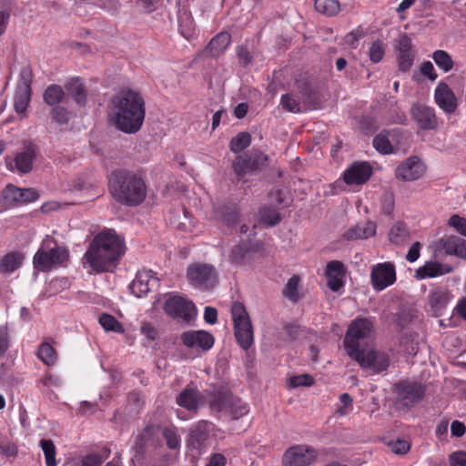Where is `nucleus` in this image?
I'll return each mask as SVG.
<instances>
[{
	"instance_id": "1",
	"label": "nucleus",
	"mask_w": 466,
	"mask_h": 466,
	"mask_svg": "<svg viewBox=\"0 0 466 466\" xmlns=\"http://www.w3.org/2000/svg\"><path fill=\"white\" fill-rule=\"evenodd\" d=\"M125 253L124 240L113 229H105L90 242L83 259L96 273L110 271Z\"/></svg>"
},
{
	"instance_id": "2",
	"label": "nucleus",
	"mask_w": 466,
	"mask_h": 466,
	"mask_svg": "<svg viewBox=\"0 0 466 466\" xmlns=\"http://www.w3.org/2000/svg\"><path fill=\"white\" fill-rule=\"evenodd\" d=\"M114 124L127 134H135L142 127L145 116V101L141 94L133 89H122L111 100Z\"/></svg>"
},
{
	"instance_id": "3",
	"label": "nucleus",
	"mask_w": 466,
	"mask_h": 466,
	"mask_svg": "<svg viewBox=\"0 0 466 466\" xmlns=\"http://www.w3.org/2000/svg\"><path fill=\"white\" fill-rule=\"evenodd\" d=\"M108 189L116 202L127 207L140 205L147 197V185L137 172L117 169L112 172Z\"/></svg>"
},
{
	"instance_id": "4",
	"label": "nucleus",
	"mask_w": 466,
	"mask_h": 466,
	"mask_svg": "<svg viewBox=\"0 0 466 466\" xmlns=\"http://www.w3.org/2000/svg\"><path fill=\"white\" fill-rule=\"evenodd\" d=\"M372 334L373 324L368 319H357L350 324L343 345L351 360L371 346Z\"/></svg>"
},
{
	"instance_id": "5",
	"label": "nucleus",
	"mask_w": 466,
	"mask_h": 466,
	"mask_svg": "<svg viewBox=\"0 0 466 466\" xmlns=\"http://www.w3.org/2000/svg\"><path fill=\"white\" fill-rule=\"evenodd\" d=\"M68 250L49 236L43 240L33 258L34 268L38 271H49L54 265H61L68 259Z\"/></svg>"
},
{
	"instance_id": "6",
	"label": "nucleus",
	"mask_w": 466,
	"mask_h": 466,
	"mask_svg": "<svg viewBox=\"0 0 466 466\" xmlns=\"http://www.w3.org/2000/svg\"><path fill=\"white\" fill-rule=\"evenodd\" d=\"M235 337L239 346L248 350L253 343V328L244 305L234 302L231 306Z\"/></svg>"
},
{
	"instance_id": "7",
	"label": "nucleus",
	"mask_w": 466,
	"mask_h": 466,
	"mask_svg": "<svg viewBox=\"0 0 466 466\" xmlns=\"http://www.w3.org/2000/svg\"><path fill=\"white\" fill-rule=\"evenodd\" d=\"M187 277L192 286L202 290L212 289L218 282V273L208 264L195 263L188 266Z\"/></svg>"
},
{
	"instance_id": "8",
	"label": "nucleus",
	"mask_w": 466,
	"mask_h": 466,
	"mask_svg": "<svg viewBox=\"0 0 466 466\" xmlns=\"http://www.w3.org/2000/svg\"><path fill=\"white\" fill-rule=\"evenodd\" d=\"M319 451L306 444L293 445L283 454V466H309L316 461Z\"/></svg>"
},
{
	"instance_id": "9",
	"label": "nucleus",
	"mask_w": 466,
	"mask_h": 466,
	"mask_svg": "<svg viewBox=\"0 0 466 466\" xmlns=\"http://www.w3.org/2000/svg\"><path fill=\"white\" fill-rule=\"evenodd\" d=\"M362 369L370 370L373 374H379L388 370L390 359L388 353L376 350L370 346L359 354L358 358H353Z\"/></svg>"
},
{
	"instance_id": "10",
	"label": "nucleus",
	"mask_w": 466,
	"mask_h": 466,
	"mask_svg": "<svg viewBox=\"0 0 466 466\" xmlns=\"http://www.w3.org/2000/svg\"><path fill=\"white\" fill-rule=\"evenodd\" d=\"M160 428L155 425L145 427L136 437L133 451L135 452L131 459L132 466H136V462H141L148 447H156L158 442V435Z\"/></svg>"
},
{
	"instance_id": "11",
	"label": "nucleus",
	"mask_w": 466,
	"mask_h": 466,
	"mask_svg": "<svg viewBox=\"0 0 466 466\" xmlns=\"http://www.w3.org/2000/svg\"><path fill=\"white\" fill-rule=\"evenodd\" d=\"M395 393L399 402L411 407L422 400L425 389L420 383L402 380L395 385Z\"/></svg>"
},
{
	"instance_id": "12",
	"label": "nucleus",
	"mask_w": 466,
	"mask_h": 466,
	"mask_svg": "<svg viewBox=\"0 0 466 466\" xmlns=\"http://www.w3.org/2000/svg\"><path fill=\"white\" fill-rule=\"evenodd\" d=\"M164 310L168 316L187 322L197 315L195 305L180 296L169 297L165 302Z\"/></svg>"
},
{
	"instance_id": "13",
	"label": "nucleus",
	"mask_w": 466,
	"mask_h": 466,
	"mask_svg": "<svg viewBox=\"0 0 466 466\" xmlns=\"http://www.w3.org/2000/svg\"><path fill=\"white\" fill-rule=\"evenodd\" d=\"M32 71L24 66L20 71V80L15 95V109L16 113H24L31 99Z\"/></svg>"
},
{
	"instance_id": "14",
	"label": "nucleus",
	"mask_w": 466,
	"mask_h": 466,
	"mask_svg": "<svg viewBox=\"0 0 466 466\" xmlns=\"http://www.w3.org/2000/svg\"><path fill=\"white\" fill-rule=\"evenodd\" d=\"M371 284L375 290L381 291L396 280L395 267L390 262L375 265L370 273Z\"/></svg>"
},
{
	"instance_id": "15",
	"label": "nucleus",
	"mask_w": 466,
	"mask_h": 466,
	"mask_svg": "<svg viewBox=\"0 0 466 466\" xmlns=\"http://www.w3.org/2000/svg\"><path fill=\"white\" fill-rule=\"evenodd\" d=\"M159 287V279L155 276L152 270H139L129 288L131 292L137 298L146 297L150 291Z\"/></svg>"
},
{
	"instance_id": "16",
	"label": "nucleus",
	"mask_w": 466,
	"mask_h": 466,
	"mask_svg": "<svg viewBox=\"0 0 466 466\" xmlns=\"http://www.w3.org/2000/svg\"><path fill=\"white\" fill-rule=\"evenodd\" d=\"M425 170L423 162L417 156H412L396 167L395 177L403 181H414L422 177Z\"/></svg>"
},
{
	"instance_id": "17",
	"label": "nucleus",
	"mask_w": 466,
	"mask_h": 466,
	"mask_svg": "<svg viewBox=\"0 0 466 466\" xmlns=\"http://www.w3.org/2000/svg\"><path fill=\"white\" fill-rule=\"evenodd\" d=\"M212 427V423L208 420H199L194 424L189 431L188 446L198 451L206 449L209 444V433Z\"/></svg>"
},
{
	"instance_id": "18",
	"label": "nucleus",
	"mask_w": 466,
	"mask_h": 466,
	"mask_svg": "<svg viewBox=\"0 0 466 466\" xmlns=\"http://www.w3.org/2000/svg\"><path fill=\"white\" fill-rule=\"evenodd\" d=\"M410 116L420 129L432 130L438 127L435 111L427 105L414 104L410 108Z\"/></svg>"
},
{
	"instance_id": "19",
	"label": "nucleus",
	"mask_w": 466,
	"mask_h": 466,
	"mask_svg": "<svg viewBox=\"0 0 466 466\" xmlns=\"http://www.w3.org/2000/svg\"><path fill=\"white\" fill-rule=\"evenodd\" d=\"M3 198L10 205H25L35 201L39 198L36 189L19 188L14 185H8L3 190Z\"/></svg>"
},
{
	"instance_id": "20",
	"label": "nucleus",
	"mask_w": 466,
	"mask_h": 466,
	"mask_svg": "<svg viewBox=\"0 0 466 466\" xmlns=\"http://www.w3.org/2000/svg\"><path fill=\"white\" fill-rule=\"evenodd\" d=\"M182 343L189 349L207 351L214 345V337L205 330H188L180 336Z\"/></svg>"
},
{
	"instance_id": "21",
	"label": "nucleus",
	"mask_w": 466,
	"mask_h": 466,
	"mask_svg": "<svg viewBox=\"0 0 466 466\" xmlns=\"http://www.w3.org/2000/svg\"><path fill=\"white\" fill-rule=\"evenodd\" d=\"M397 57L399 69L402 72L410 70L414 61L411 39L408 35L402 34L396 41Z\"/></svg>"
},
{
	"instance_id": "22",
	"label": "nucleus",
	"mask_w": 466,
	"mask_h": 466,
	"mask_svg": "<svg viewBox=\"0 0 466 466\" xmlns=\"http://www.w3.org/2000/svg\"><path fill=\"white\" fill-rule=\"evenodd\" d=\"M204 402L203 394L191 384L187 385L177 397V403L188 411H198Z\"/></svg>"
},
{
	"instance_id": "23",
	"label": "nucleus",
	"mask_w": 466,
	"mask_h": 466,
	"mask_svg": "<svg viewBox=\"0 0 466 466\" xmlns=\"http://www.w3.org/2000/svg\"><path fill=\"white\" fill-rule=\"evenodd\" d=\"M434 98L440 108L447 114L455 112L458 106L457 98L453 91L444 82H440L437 85Z\"/></svg>"
},
{
	"instance_id": "24",
	"label": "nucleus",
	"mask_w": 466,
	"mask_h": 466,
	"mask_svg": "<svg viewBox=\"0 0 466 466\" xmlns=\"http://www.w3.org/2000/svg\"><path fill=\"white\" fill-rule=\"evenodd\" d=\"M372 174V167L366 162H356L349 167L343 175L348 185H361L369 180Z\"/></svg>"
},
{
	"instance_id": "25",
	"label": "nucleus",
	"mask_w": 466,
	"mask_h": 466,
	"mask_svg": "<svg viewBox=\"0 0 466 466\" xmlns=\"http://www.w3.org/2000/svg\"><path fill=\"white\" fill-rule=\"evenodd\" d=\"M65 89L67 95L71 96L79 106L84 107L86 106L87 89L80 77L73 76L69 78L65 84Z\"/></svg>"
},
{
	"instance_id": "26",
	"label": "nucleus",
	"mask_w": 466,
	"mask_h": 466,
	"mask_svg": "<svg viewBox=\"0 0 466 466\" xmlns=\"http://www.w3.org/2000/svg\"><path fill=\"white\" fill-rule=\"evenodd\" d=\"M35 156L36 146L31 142L25 143L22 151L15 158L17 170L24 174L30 172Z\"/></svg>"
},
{
	"instance_id": "27",
	"label": "nucleus",
	"mask_w": 466,
	"mask_h": 466,
	"mask_svg": "<svg viewBox=\"0 0 466 466\" xmlns=\"http://www.w3.org/2000/svg\"><path fill=\"white\" fill-rule=\"evenodd\" d=\"M452 271V267L437 261H427L415 271L417 279H424L442 276Z\"/></svg>"
},
{
	"instance_id": "28",
	"label": "nucleus",
	"mask_w": 466,
	"mask_h": 466,
	"mask_svg": "<svg viewBox=\"0 0 466 466\" xmlns=\"http://www.w3.org/2000/svg\"><path fill=\"white\" fill-rule=\"evenodd\" d=\"M231 41V35L228 32H221L214 36L206 49L204 54L208 56L217 57L227 49Z\"/></svg>"
},
{
	"instance_id": "29",
	"label": "nucleus",
	"mask_w": 466,
	"mask_h": 466,
	"mask_svg": "<svg viewBox=\"0 0 466 466\" xmlns=\"http://www.w3.org/2000/svg\"><path fill=\"white\" fill-rule=\"evenodd\" d=\"M376 234V224L371 221L357 224L347 230L343 237L348 240H357L373 237Z\"/></svg>"
},
{
	"instance_id": "30",
	"label": "nucleus",
	"mask_w": 466,
	"mask_h": 466,
	"mask_svg": "<svg viewBox=\"0 0 466 466\" xmlns=\"http://www.w3.org/2000/svg\"><path fill=\"white\" fill-rule=\"evenodd\" d=\"M428 300L433 314L439 316L446 308L450 300V294L444 289H438L430 293Z\"/></svg>"
},
{
	"instance_id": "31",
	"label": "nucleus",
	"mask_w": 466,
	"mask_h": 466,
	"mask_svg": "<svg viewBox=\"0 0 466 466\" xmlns=\"http://www.w3.org/2000/svg\"><path fill=\"white\" fill-rule=\"evenodd\" d=\"M232 168L238 179L248 174L257 171L252 161H249L248 153L243 156L237 157L232 163Z\"/></svg>"
},
{
	"instance_id": "32",
	"label": "nucleus",
	"mask_w": 466,
	"mask_h": 466,
	"mask_svg": "<svg viewBox=\"0 0 466 466\" xmlns=\"http://www.w3.org/2000/svg\"><path fill=\"white\" fill-rule=\"evenodd\" d=\"M390 241L397 246L402 245L410 238V231L406 224L403 222H396L390 228L389 233Z\"/></svg>"
},
{
	"instance_id": "33",
	"label": "nucleus",
	"mask_w": 466,
	"mask_h": 466,
	"mask_svg": "<svg viewBox=\"0 0 466 466\" xmlns=\"http://www.w3.org/2000/svg\"><path fill=\"white\" fill-rule=\"evenodd\" d=\"M24 256L19 252L6 254L0 261L1 272H13L16 270L23 262Z\"/></svg>"
},
{
	"instance_id": "34",
	"label": "nucleus",
	"mask_w": 466,
	"mask_h": 466,
	"mask_svg": "<svg viewBox=\"0 0 466 466\" xmlns=\"http://www.w3.org/2000/svg\"><path fill=\"white\" fill-rule=\"evenodd\" d=\"M65 95V91L61 86L56 84L50 85L44 92V100L51 106H57L63 101Z\"/></svg>"
},
{
	"instance_id": "35",
	"label": "nucleus",
	"mask_w": 466,
	"mask_h": 466,
	"mask_svg": "<svg viewBox=\"0 0 466 466\" xmlns=\"http://www.w3.org/2000/svg\"><path fill=\"white\" fill-rule=\"evenodd\" d=\"M218 217L227 225H235L238 220V210L235 205H225L218 208Z\"/></svg>"
},
{
	"instance_id": "36",
	"label": "nucleus",
	"mask_w": 466,
	"mask_h": 466,
	"mask_svg": "<svg viewBox=\"0 0 466 466\" xmlns=\"http://www.w3.org/2000/svg\"><path fill=\"white\" fill-rule=\"evenodd\" d=\"M314 6L317 12L328 16L336 15L340 8L338 0H315Z\"/></svg>"
},
{
	"instance_id": "37",
	"label": "nucleus",
	"mask_w": 466,
	"mask_h": 466,
	"mask_svg": "<svg viewBox=\"0 0 466 466\" xmlns=\"http://www.w3.org/2000/svg\"><path fill=\"white\" fill-rule=\"evenodd\" d=\"M373 147L374 148L384 155L393 153V147L389 140V132L387 130H383L373 138Z\"/></svg>"
},
{
	"instance_id": "38",
	"label": "nucleus",
	"mask_w": 466,
	"mask_h": 466,
	"mask_svg": "<svg viewBox=\"0 0 466 466\" xmlns=\"http://www.w3.org/2000/svg\"><path fill=\"white\" fill-rule=\"evenodd\" d=\"M233 420H238L248 412V408L240 399L232 395L226 410Z\"/></svg>"
},
{
	"instance_id": "39",
	"label": "nucleus",
	"mask_w": 466,
	"mask_h": 466,
	"mask_svg": "<svg viewBox=\"0 0 466 466\" xmlns=\"http://www.w3.org/2000/svg\"><path fill=\"white\" fill-rule=\"evenodd\" d=\"M39 445L44 452L46 466H56V450L52 440L41 439Z\"/></svg>"
},
{
	"instance_id": "40",
	"label": "nucleus",
	"mask_w": 466,
	"mask_h": 466,
	"mask_svg": "<svg viewBox=\"0 0 466 466\" xmlns=\"http://www.w3.org/2000/svg\"><path fill=\"white\" fill-rule=\"evenodd\" d=\"M259 217L260 222L269 227L276 226L282 219L279 212L276 208L270 207H263L259 210Z\"/></svg>"
},
{
	"instance_id": "41",
	"label": "nucleus",
	"mask_w": 466,
	"mask_h": 466,
	"mask_svg": "<svg viewBox=\"0 0 466 466\" xmlns=\"http://www.w3.org/2000/svg\"><path fill=\"white\" fill-rule=\"evenodd\" d=\"M251 136L248 132H239L229 142V148L234 153H239L249 147Z\"/></svg>"
},
{
	"instance_id": "42",
	"label": "nucleus",
	"mask_w": 466,
	"mask_h": 466,
	"mask_svg": "<svg viewBox=\"0 0 466 466\" xmlns=\"http://www.w3.org/2000/svg\"><path fill=\"white\" fill-rule=\"evenodd\" d=\"M231 397L232 394L224 391L215 392L209 401L210 409L215 411L226 410L228 409V402H230Z\"/></svg>"
},
{
	"instance_id": "43",
	"label": "nucleus",
	"mask_w": 466,
	"mask_h": 466,
	"mask_svg": "<svg viewBox=\"0 0 466 466\" xmlns=\"http://www.w3.org/2000/svg\"><path fill=\"white\" fill-rule=\"evenodd\" d=\"M99 323L106 331H113L119 334L125 332L122 324L110 314L103 313L99 317Z\"/></svg>"
},
{
	"instance_id": "44",
	"label": "nucleus",
	"mask_w": 466,
	"mask_h": 466,
	"mask_svg": "<svg viewBox=\"0 0 466 466\" xmlns=\"http://www.w3.org/2000/svg\"><path fill=\"white\" fill-rule=\"evenodd\" d=\"M432 59L437 66L444 72H449L453 67V61L451 56L444 50H436L432 54Z\"/></svg>"
},
{
	"instance_id": "45",
	"label": "nucleus",
	"mask_w": 466,
	"mask_h": 466,
	"mask_svg": "<svg viewBox=\"0 0 466 466\" xmlns=\"http://www.w3.org/2000/svg\"><path fill=\"white\" fill-rule=\"evenodd\" d=\"M38 358L46 365H53L56 361V352L55 349L47 342L39 346Z\"/></svg>"
},
{
	"instance_id": "46",
	"label": "nucleus",
	"mask_w": 466,
	"mask_h": 466,
	"mask_svg": "<svg viewBox=\"0 0 466 466\" xmlns=\"http://www.w3.org/2000/svg\"><path fill=\"white\" fill-rule=\"evenodd\" d=\"M299 276H292L287 282L283 289V295L288 299L295 302L299 299Z\"/></svg>"
},
{
	"instance_id": "47",
	"label": "nucleus",
	"mask_w": 466,
	"mask_h": 466,
	"mask_svg": "<svg viewBox=\"0 0 466 466\" xmlns=\"http://www.w3.org/2000/svg\"><path fill=\"white\" fill-rule=\"evenodd\" d=\"M385 55V46L381 40L377 39L371 43L369 49V56L371 62L377 64L380 62Z\"/></svg>"
},
{
	"instance_id": "48",
	"label": "nucleus",
	"mask_w": 466,
	"mask_h": 466,
	"mask_svg": "<svg viewBox=\"0 0 466 466\" xmlns=\"http://www.w3.org/2000/svg\"><path fill=\"white\" fill-rule=\"evenodd\" d=\"M280 105L285 110L291 113H300L302 111L300 103L291 94L282 95Z\"/></svg>"
},
{
	"instance_id": "49",
	"label": "nucleus",
	"mask_w": 466,
	"mask_h": 466,
	"mask_svg": "<svg viewBox=\"0 0 466 466\" xmlns=\"http://www.w3.org/2000/svg\"><path fill=\"white\" fill-rule=\"evenodd\" d=\"M248 252V248L245 244H239L235 246L229 255V259L234 264H242L245 261L246 255Z\"/></svg>"
},
{
	"instance_id": "50",
	"label": "nucleus",
	"mask_w": 466,
	"mask_h": 466,
	"mask_svg": "<svg viewBox=\"0 0 466 466\" xmlns=\"http://www.w3.org/2000/svg\"><path fill=\"white\" fill-rule=\"evenodd\" d=\"M178 26L183 36L188 38L193 33V21L187 14L180 15L178 17Z\"/></svg>"
},
{
	"instance_id": "51",
	"label": "nucleus",
	"mask_w": 466,
	"mask_h": 466,
	"mask_svg": "<svg viewBox=\"0 0 466 466\" xmlns=\"http://www.w3.org/2000/svg\"><path fill=\"white\" fill-rule=\"evenodd\" d=\"M110 454L109 449L104 450V455L88 454L82 459V466H101L104 460Z\"/></svg>"
},
{
	"instance_id": "52",
	"label": "nucleus",
	"mask_w": 466,
	"mask_h": 466,
	"mask_svg": "<svg viewBox=\"0 0 466 466\" xmlns=\"http://www.w3.org/2000/svg\"><path fill=\"white\" fill-rule=\"evenodd\" d=\"M52 120L60 124L65 125L69 121V112L64 106L59 105L54 106L51 111Z\"/></svg>"
},
{
	"instance_id": "53",
	"label": "nucleus",
	"mask_w": 466,
	"mask_h": 466,
	"mask_svg": "<svg viewBox=\"0 0 466 466\" xmlns=\"http://www.w3.org/2000/svg\"><path fill=\"white\" fill-rule=\"evenodd\" d=\"M162 435L166 439L167 445L169 449L175 450L179 446L180 439L175 429L166 427L162 431Z\"/></svg>"
},
{
	"instance_id": "54",
	"label": "nucleus",
	"mask_w": 466,
	"mask_h": 466,
	"mask_svg": "<svg viewBox=\"0 0 466 466\" xmlns=\"http://www.w3.org/2000/svg\"><path fill=\"white\" fill-rule=\"evenodd\" d=\"M302 99L309 109H315L320 105L319 95L312 89L306 88L302 94Z\"/></svg>"
},
{
	"instance_id": "55",
	"label": "nucleus",
	"mask_w": 466,
	"mask_h": 466,
	"mask_svg": "<svg viewBox=\"0 0 466 466\" xmlns=\"http://www.w3.org/2000/svg\"><path fill=\"white\" fill-rule=\"evenodd\" d=\"M249 161H252L253 166L258 170L261 169L268 164V157L259 150H252L248 153Z\"/></svg>"
},
{
	"instance_id": "56",
	"label": "nucleus",
	"mask_w": 466,
	"mask_h": 466,
	"mask_svg": "<svg viewBox=\"0 0 466 466\" xmlns=\"http://www.w3.org/2000/svg\"><path fill=\"white\" fill-rule=\"evenodd\" d=\"M461 238L457 236H450L440 239L441 247L445 250L446 254L451 255L456 250Z\"/></svg>"
},
{
	"instance_id": "57",
	"label": "nucleus",
	"mask_w": 466,
	"mask_h": 466,
	"mask_svg": "<svg viewBox=\"0 0 466 466\" xmlns=\"http://www.w3.org/2000/svg\"><path fill=\"white\" fill-rule=\"evenodd\" d=\"M314 384V379L309 374L293 376L289 379V386L292 388L309 387Z\"/></svg>"
},
{
	"instance_id": "58",
	"label": "nucleus",
	"mask_w": 466,
	"mask_h": 466,
	"mask_svg": "<svg viewBox=\"0 0 466 466\" xmlns=\"http://www.w3.org/2000/svg\"><path fill=\"white\" fill-rule=\"evenodd\" d=\"M326 276H339L343 277L345 274V268L342 262L339 260H331L326 266Z\"/></svg>"
},
{
	"instance_id": "59",
	"label": "nucleus",
	"mask_w": 466,
	"mask_h": 466,
	"mask_svg": "<svg viewBox=\"0 0 466 466\" xmlns=\"http://www.w3.org/2000/svg\"><path fill=\"white\" fill-rule=\"evenodd\" d=\"M365 35V33L361 27H358L355 30L348 33L344 37V42L348 46L356 48L358 42Z\"/></svg>"
},
{
	"instance_id": "60",
	"label": "nucleus",
	"mask_w": 466,
	"mask_h": 466,
	"mask_svg": "<svg viewBox=\"0 0 466 466\" xmlns=\"http://www.w3.org/2000/svg\"><path fill=\"white\" fill-rule=\"evenodd\" d=\"M449 225L453 227L460 234L466 236V218L459 215H452L449 219Z\"/></svg>"
},
{
	"instance_id": "61",
	"label": "nucleus",
	"mask_w": 466,
	"mask_h": 466,
	"mask_svg": "<svg viewBox=\"0 0 466 466\" xmlns=\"http://www.w3.org/2000/svg\"><path fill=\"white\" fill-rule=\"evenodd\" d=\"M390 445L391 451L399 455L406 454L410 449L409 441L401 439H397L395 441H392Z\"/></svg>"
},
{
	"instance_id": "62",
	"label": "nucleus",
	"mask_w": 466,
	"mask_h": 466,
	"mask_svg": "<svg viewBox=\"0 0 466 466\" xmlns=\"http://www.w3.org/2000/svg\"><path fill=\"white\" fill-rule=\"evenodd\" d=\"M237 56L239 64L246 67L252 63V56L247 47L240 46L237 48Z\"/></svg>"
},
{
	"instance_id": "63",
	"label": "nucleus",
	"mask_w": 466,
	"mask_h": 466,
	"mask_svg": "<svg viewBox=\"0 0 466 466\" xmlns=\"http://www.w3.org/2000/svg\"><path fill=\"white\" fill-rule=\"evenodd\" d=\"M9 348V334L6 326H0V357L4 356Z\"/></svg>"
},
{
	"instance_id": "64",
	"label": "nucleus",
	"mask_w": 466,
	"mask_h": 466,
	"mask_svg": "<svg viewBox=\"0 0 466 466\" xmlns=\"http://www.w3.org/2000/svg\"><path fill=\"white\" fill-rule=\"evenodd\" d=\"M451 466H466V451H454L450 455Z\"/></svg>"
}]
</instances>
